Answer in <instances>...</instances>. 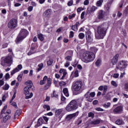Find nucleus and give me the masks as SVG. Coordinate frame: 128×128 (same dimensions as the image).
<instances>
[{
    "label": "nucleus",
    "mask_w": 128,
    "mask_h": 128,
    "mask_svg": "<svg viewBox=\"0 0 128 128\" xmlns=\"http://www.w3.org/2000/svg\"><path fill=\"white\" fill-rule=\"evenodd\" d=\"M118 54H117L113 58L111 61L112 64H116L118 62Z\"/></svg>",
    "instance_id": "16"
},
{
    "label": "nucleus",
    "mask_w": 128,
    "mask_h": 128,
    "mask_svg": "<svg viewBox=\"0 0 128 128\" xmlns=\"http://www.w3.org/2000/svg\"><path fill=\"white\" fill-rule=\"evenodd\" d=\"M82 86V82L80 80L75 81L72 85V90L73 92H80Z\"/></svg>",
    "instance_id": "6"
},
{
    "label": "nucleus",
    "mask_w": 128,
    "mask_h": 128,
    "mask_svg": "<svg viewBox=\"0 0 128 128\" xmlns=\"http://www.w3.org/2000/svg\"><path fill=\"white\" fill-rule=\"evenodd\" d=\"M96 110L98 112H104V109L100 108H96Z\"/></svg>",
    "instance_id": "55"
},
{
    "label": "nucleus",
    "mask_w": 128,
    "mask_h": 128,
    "mask_svg": "<svg viewBox=\"0 0 128 128\" xmlns=\"http://www.w3.org/2000/svg\"><path fill=\"white\" fill-rule=\"evenodd\" d=\"M95 58L96 55H94V54L90 52H86L83 54L82 58V60L84 62L88 64V62H92L94 60Z\"/></svg>",
    "instance_id": "4"
},
{
    "label": "nucleus",
    "mask_w": 128,
    "mask_h": 128,
    "mask_svg": "<svg viewBox=\"0 0 128 128\" xmlns=\"http://www.w3.org/2000/svg\"><path fill=\"white\" fill-rule=\"evenodd\" d=\"M20 114H22V110L19 109L17 110L14 114V118H18V116H20Z\"/></svg>",
    "instance_id": "22"
},
{
    "label": "nucleus",
    "mask_w": 128,
    "mask_h": 128,
    "mask_svg": "<svg viewBox=\"0 0 128 128\" xmlns=\"http://www.w3.org/2000/svg\"><path fill=\"white\" fill-rule=\"evenodd\" d=\"M11 64H12V57L8 56L6 58H2L1 60V65L2 66H6V65L8 66H10Z\"/></svg>",
    "instance_id": "7"
},
{
    "label": "nucleus",
    "mask_w": 128,
    "mask_h": 128,
    "mask_svg": "<svg viewBox=\"0 0 128 128\" xmlns=\"http://www.w3.org/2000/svg\"><path fill=\"white\" fill-rule=\"evenodd\" d=\"M43 120H45L46 122H48V117L46 116H43Z\"/></svg>",
    "instance_id": "62"
},
{
    "label": "nucleus",
    "mask_w": 128,
    "mask_h": 128,
    "mask_svg": "<svg viewBox=\"0 0 128 128\" xmlns=\"http://www.w3.org/2000/svg\"><path fill=\"white\" fill-rule=\"evenodd\" d=\"M74 16H76V14H72L71 15H70L68 16V18H69V20H72V18H74Z\"/></svg>",
    "instance_id": "52"
},
{
    "label": "nucleus",
    "mask_w": 128,
    "mask_h": 128,
    "mask_svg": "<svg viewBox=\"0 0 128 128\" xmlns=\"http://www.w3.org/2000/svg\"><path fill=\"white\" fill-rule=\"evenodd\" d=\"M78 38L80 40H82V38H84V34L80 33L79 34H78Z\"/></svg>",
    "instance_id": "40"
},
{
    "label": "nucleus",
    "mask_w": 128,
    "mask_h": 128,
    "mask_svg": "<svg viewBox=\"0 0 128 128\" xmlns=\"http://www.w3.org/2000/svg\"><path fill=\"white\" fill-rule=\"evenodd\" d=\"M4 76L6 80H8L10 78V74L6 73Z\"/></svg>",
    "instance_id": "57"
},
{
    "label": "nucleus",
    "mask_w": 128,
    "mask_h": 128,
    "mask_svg": "<svg viewBox=\"0 0 128 128\" xmlns=\"http://www.w3.org/2000/svg\"><path fill=\"white\" fill-rule=\"evenodd\" d=\"M116 124H118L120 126V124H124V121L122 119H118L116 122Z\"/></svg>",
    "instance_id": "29"
},
{
    "label": "nucleus",
    "mask_w": 128,
    "mask_h": 128,
    "mask_svg": "<svg viewBox=\"0 0 128 128\" xmlns=\"http://www.w3.org/2000/svg\"><path fill=\"white\" fill-rule=\"evenodd\" d=\"M3 117V122H6L8 120V118H10V116L8 115H6V114H2Z\"/></svg>",
    "instance_id": "27"
},
{
    "label": "nucleus",
    "mask_w": 128,
    "mask_h": 128,
    "mask_svg": "<svg viewBox=\"0 0 128 128\" xmlns=\"http://www.w3.org/2000/svg\"><path fill=\"white\" fill-rule=\"evenodd\" d=\"M22 74H20V75L18 76L17 78L18 82H20L22 80Z\"/></svg>",
    "instance_id": "47"
},
{
    "label": "nucleus",
    "mask_w": 128,
    "mask_h": 128,
    "mask_svg": "<svg viewBox=\"0 0 128 128\" xmlns=\"http://www.w3.org/2000/svg\"><path fill=\"white\" fill-rule=\"evenodd\" d=\"M38 38L40 40H44V36H42V34H38Z\"/></svg>",
    "instance_id": "43"
},
{
    "label": "nucleus",
    "mask_w": 128,
    "mask_h": 128,
    "mask_svg": "<svg viewBox=\"0 0 128 128\" xmlns=\"http://www.w3.org/2000/svg\"><path fill=\"white\" fill-rule=\"evenodd\" d=\"M60 74H61L63 75V76L61 78V80H64V76H66V74H68V72H66V70L62 68L60 70Z\"/></svg>",
    "instance_id": "17"
},
{
    "label": "nucleus",
    "mask_w": 128,
    "mask_h": 128,
    "mask_svg": "<svg viewBox=\"0 0 128 128\" xmlns=\"http://www.w3.org/2000/svg\"><path fill=\"white\" fill-rule=\"evenodd\" d=\"M34 54V50L31 49L30 51L28 53V56H31V54Z\"/></svg>",
    "instance_id": "50"
},
{
    "label": "nucleus",
    "mask_w": 128,
    "mask_h": 128,
    "mask_svg": "<svg viewBox=\"0 0 128 128\" xmlns=\"http://www.w3.org/2000/svg\"><path fill=\"white\" fill-rule=\"evenodd\" d=\"M59 84L60 86H64L66 84V83L64 81H62L60 82Z\"/></svg>",
    "instance_id": "41"
},
{
    "label": "nucleus",
    "mask_w": 128,
    "mask_h": 128,
    "mask_svg": "<svg viewBox=\"0 0 128 128\" xmlns=\"http://www.w3.org/2000/svg\"><path fill=\"white\" fill-rule=\"evenodd\" d=\"M63 92L66 96H70V94H68V88H64L63 89Z\"/></svg>",
    "instance_id": "25"
},
{
    "label": "nucleus",
    "mask_w": 128,
    "mask_h": 128,
    "mask_svg": "<svg viewBox=\"0 0 128 128\" xmlns=\"http://www.w3.org/2000/svg\"><path fill=\"white\" fill-rule=\"evenodd\" d=\"M88 4H90L89 0H85L84 2V6H88Z\"/></svg>",
    "instance_id": "51"
},
{
    "label": "nucleus",
    "mask_w": 128,
    "mask_h": 128,
    "mask_svg": "<svg viewBox=\"0 0 128 128\" xmlns=\"http://www.w3.org/2000/svg\"><path fill=\"white\" fill-rule=\"evenodd\" d=\"M108 28V24L106 23L98 26L97 29V32L95 34L96 38H98V40L104 38L106 34Z\"/></svg>",
    "instance_id": "1"
},
{
    "label": "nucleus",
    "mask_w": 128,
    "mask_h": 128,
    "mask_svg": "<svg viewBox=\"0 0 128 128\" xmlns=\"http://www.w3.org/2000/svg\"><path fill=\"white\" fill-rule=\"evenodd\" d=\"M50 84H52V79L50 78H48V83L44 86V90H48L50 86Z\"/></svg>",
    "instance_id": "18"
},
{
    "label": "nucleus",
    "mask_w": 128,
    "mask_h": 128,
    "mask_svg": "<svg viewBox=\"0 0 128 128\" xmlns=\"http://www.w3.org/2000/svg\"><path fill=\"white\" fill-rule=\"evenodd\" d=\"M96 96V93L94 92H87L85 95L84 97L86 98L87 102H92V98Z\"/></svg>",
    "instance_id": "8"
},
{
    "label": "nucleus",
    "mask_w": 128,
    "mask_h": 128,
    "mask_svg": "<svg viewBox=\"0 0 128 128\" xmlns=\"http://www.w3.org/2000/svg\"><path fill=\"white\" fill-rule=\"evenodd\" d=\"M128 66V61L126 60H122L120 62L119 65L118 66H116L117 70H122V68H126Z\"/></svg>",
    "instance_id": "11"
},
{
    "label": "nucleus",
    "mask_w": 128,
    "mask_h": 128,
    "mask_svg": "<svg viewBox=\"0 0 128 128\" xmlns=\"http://www.w3.org/2000/svg\"><path fill=\"white\" fill-rule=\"evenodd\" d=\"M104 93L106 94V90H108V86H103Z\"/></svg>",
    "instance_id": "49"
},
{
    "label": "nucleus",
    "mask_w": 128,
    "mask_h": 128,
    "mask_svg": "<svg viewBox=\"0 0 128 128\" xmlns=\"http://www.w3.org/2000/svg\"><path fill=\"white\" fill-rule=\"evenodd\" d=\"M38 68H36V70L38 72H40V70H42V68H44V64L41 63L39 64H38Z\"/></svg>",
    "instance_id": "26"
},
{
    "label": "nucleus",
    "mask_w": 128,
    "mask_h": 128,
    "mask_svg": "<svg viewBox=\"0 0 128 128\" xmlns=\"http://www.w3.org/2000/svg\"><path fill=\"white\" fill-rule=\"evenodd\" d=\"M74 78H78V70H76L74 74Z\"/></svg>",
    "instance_id": "42"
},
{
    "label": "nucleus",
    "mask_w": 128,
    "mask_h": 128,
    "mask_svg": "<svg viewBox=\"0 0 128 128\" xmlns=\"http://www.w3.org/2000/svg\"><path fill=\"white\" fill-rule=\"evenodd\" d=\"M72 4H74V1L72 0L68 2V6H72Z\"/></svg>",
    "instance_id": "54"
},
{
    "label": "nucleus",
    "mask_w": 128,
    "mask_h": 128,
    "mask_svg": "<svg viewBox=\"0 0 128 128\" xmlns=\"http://www.w3.org/2000/svg\"><path fill=\"white\" fill-rule=\"evenodd\" d=\"M124 76H126V72H124L122 73H120V78H124Z\"/></svg>",
    "instance_id": "53"
},
{
    "label": "nucleus",
    "mask_w": 128,
    "mask_h": 128,
    "mask_svg": "<svg viewBox=\"0 0 128 128\" xmlns=\"http://www.w3.org/2000/svg\"><path fill=\"white\" fill-rule=\"evenodd\" d=\"M74 32L70 31V38H74Z\"/></svg>",
    "instance_id": "59"
},
{
    "label": "nucleus",
    "mask_w": 128,
    "mask_h": 128,
    "mask_svg": "<svg viewBox=\"0 0 128 128\" xmlns=\"http://www.w3.org/2000/svg\"><path fill=\"white\" fill-rule=\"evenodd\" d=\"M44 18H50V10H48L46 11H45V12L44 13Z\"/></svg>",
    "instance_id": "20"
},
{
    "label": "nucleus",
    "mask_w": 128,
    "mask_h": 128,
    "mask_svg": "<svg viewBox=\"0 0 128 128\" xmlns=\"http://www.w3.org/2000/svg\"><path fill=\"white\" fill-rule=\"evenodd\" d=\"M78 115V112H76L75 113L70 114L67 115V116L66 118V120H72V118H74V116H76Z\"/></svg>",
    "instance_id": "14"
},
{
    "label": "nucleus",
    "mask_w": 128,
    "mask_h": 128,
    "mask_svg": "<svg viewBox=\"0 0 128 128\" xmlns=\"http://www.w3.org/2000/svg\"><path fill=\"white\" fill-rule=\"evenodd\" d=\"M43 108L45 110H50V106H48V105L44 104L43 106Z\"/></svg>",
    "instance_id": "38"
},
{
    "label": "nucleus",
    "mask_w": 128,
    "mask_h": 128,
    "mask_svg": "<svg viewBox=\"0 0 128 128\" xmlns=\"http://www.w3.org/2000/svg\"><path fill=\"white\" fill-rule=\"evenodd\" d=\"M4 84V80H0V88H2Z\"/></svg>",
    "instance_id": "48"
},
{
    "label": "nucleus",
    "mask_w": 128,
    "mask_h": 128,
    "mask_svg": "<svg viewBox=\"0 0 128 128\" xmlns=\"http://www.w3.org/2000/svg\"><path fill=\"white\" fill-rule=\"evenodd\" d=\"M8 108V106L6 105L4 108L2 112V114H3V116H4L6 114V110Z\"/></svg>",
    "instance_id": "36"
},
{
    "label": "nucleus",
    "mask_w": 128,
    "mask_h": 128,
    "mask_svg": "<svg viewBox=\"0 0 128 128\" xmlns=\"http://www.w3.org/2000/svg\"><path fill=\"white\" fill-rule=\"evenodd\" d=\"M70 62H66L64 64L65 68H68V66H70Z\"/></svg>",
    "instance_id": "60"
},
{
    "label": "nucleus",
    "mask_w": 128,
    "mask_h": 128,
    "mask_svg": "<svg viewBox=\"0 0 128 128\" xmlns=\"http://www.w3.org/2000/svg\"><path fill=\"white\" fill-rule=\"evenodd\" d=\"M122 110H124V107L120 106L115 108L113 112L115 114H122Z\"/></svg>",
    "instance_id": "15"
},
{
    "label": "nucleus",
    "mask_w": 128,
    "mask_h": 128,
    "mask_svg": "<svg viewBox=\"0 0 128 128\" xmlns=\"http://www.w3.org/2000/svg\"><path fill=\"white\" fill-rule=\"evenodd\" d=\"M104 18V13L102 10H100L98 13V20H102Z\"/></svg>",
    "instance_id": "19"
},
{
    "label": "nucleus",
    "mask_w": 128,
    "mask_h": 128,
    "mask_svg": "<svg viewBox=\"0 0 128 128\" xmlns=\"http://www.w3.org/2000/svg\"><path fill=\"white\" fill-rule=\"evenodd\" d=\"M96 52H98V49L96 47H92L90 48V52H92V54H96Z\"/></svg>",
    "instance_id": "24"
},
{
    "label": "nucleus",
    "mask_w": 128,
    "mask_h": 128,
    "mask_svg": "<svg viewBox=\"0 0 128 128\" xmlns=\"http://www.w3.org/2000/svg\"><path fill=\"white\" fill-rule=\"evenodd\" d=\"M86 40L88 42H92V34L90 32H86Z\"/></svg>",
    "instance_id": "13"
},
{
    "label": "nucleus",
    "mask_w": 128,
    "mask_h": 128,
    "mask_svg": "<svg viewBox=\"0 0 128 128\" xmlns=\"http://www.w3.org/2000/svg\"><path fill=\"white\" fill-rule=\"evenodd\" d=\"M72 30H75L76 32V30H78V26H76L74 25L72 27Z\"/></svg>",
    "instance_id": "46"
},
{
    "label": "nucleus",
    "mask_w": 128,
    "mask_h": 128,
    "mask_svg": "<svg viewBox=\"0 0 128 128\" xmlns=\"http://www.w3.org/2000/svg\"><path fill=\"white\" fill-rule=\"evenodd\" d=\"M111 84L114 86H115L116 88L118 86V84H116V82L114 80L111 82Z\"/></svg>",
    "instance_id": "44"
},
{
    "label": "nucleus",
    "mask_w": 128,
    "mask_h": 128,
    "mask_svg": "<svg viewBox=\"0 0 128 128\" xmlns=\"http://www.w3.org/2000/svg\"><path fill=\"white\" fill-rule=\"evenodd\" d=\"M86 12H83L81 14V18L82 20L84 18V14Z\"/></svg>",
    "instance_id": "63"
},
{
    "label": "nucleus",
    "mask_w": 128,
    "mask_h": 128,
    "mask_svg": "<svg viewBox=\"0 0 128 128\" xmlns=\"http://www.w3.org/2000/svg\"><path fill=\"white\" fill-rule=\"evenodd\" d=\"M2 88L4 90H8L10 88V85L6 84L2 87Z\"/></svg>",
    "instance_id": "32"
},
{
    "label": "nucleus",
    "mask_w": 128,
    "mask_h": 128,
    "mask_svg": "<svg viewBox=\"0 0 128 128\" xmlns=\"http://www.w3.org/2000/svg\"><path fill=\"white\" fill-rule=\"evenodd\" d=\"M88 118H94V114L92 112H90L88 113Z\"/></svg>",
    "instance_id": "37"
},
{
    "label": "nucleus",
    "mask_w": 128,
    "mask_h": 128,
    "mask_svg": "<svg viewBox=\"0 0 128 128\" xmlns=\"http://www.w3.org/2000/svg\"><path fill=\"white\" fill-rule=\"evenodd\" d=\"M110 102H108L107 103L103 104L104 108H110Z\"/></svg>",
    "instance_id": "31"
},
{
    "label": "nucleus",
    "mask_w": 128,
    "mask_h": 128,
    "mask_svg": "<svg viewBox=\"0 0 128 128\" xmlns=\"http://www.w3.org/2000/svg\"><path fill=\"white\" fill-rule=\"evenodd\" d=\"M18 25V20L16 19H12L10 20L8 24V28H14Z\"/></svg>",
    "instance_id": "10"
},
{
    "label": "nucleus",
    "mask_w": 128,
    "mask_h": 128,
    "mask_svg": "<svg viewBox=\"0 0 128 128\" xmlns=\"http://www.w3.org/2000/svg\"><path fill=\"white\" fill-rule=\"evenodd\" d=\"M22 70V65L19 64L16 66V68H15L14 70L11 71L10 74L12 76H14V74L18 72H20V70Z\"/></svg>",
    "instance_id": "12"
},
{
    "label": "nucleus",
    "mask_w": 128,
    "mask_h": 128,
    "mask_svg": "<svg viewBox=\"0 0 128 128\" xmlns=\"http://www.w3.org/2000/svg\"><path fill=\"white\" fill-rule=\"evenodd\" d=\"M25 84L27 86L24 88V94H25L26 100L32 98L34 96V94L32 92H30L32 88V82L31 80H28L25 82Z\"/></svg>",
    "instance_id": "3"
},
{
    "label": "nucleus",
    "mask_w": 128,
    "mask_h": 128,
    "mask_svg": "<svg viewBox=\"0 0 128 128\" xmlns=\"http://www.w3.org/2000/svg\"><path fill=\"white\" fill-rule=\"evenodd\" d=\"M96 10H98V7H96V6H92L90 8V12H95Z\"/></svg>",
    "instance_id": "39"
},
{
    "label": "nucleus",
    "mask_w": 128,
    "mask_h": 128,
    "mask_svg": "<svg viewBox=\"0 0 128 128\" xmlns=\"http://www.w3.org/2000/svg\"><path fill=\"white\" fill-rule=\"evenodd\" d=\"M6 114H6L7 116H8V114H10V110H6V112H5Z\"/></svg>",
    "instance_id": "64"
},
{
    "label": "nucleus",
    "mask_w": 128,
    "mask_h": 128,
    "mask_svg": "<svg viewBox=\"0 0 128 128\" xmlns=\"http://www.w3.org/2000/svg\"><path fill=\"white\" fill-rule=\"evenodd\" d=\"M52 98H58V96L56 94V92H54L53 94L51 95Z\"/></svg>",
    "instance_id": "56"
},
{
    "label": "nucleus",
    "mask_w": 128,
    "mask_h": 128,
    "mask_svg": "<svg viewBox=\"0 0 128 128\" xmlns=\"http://www.w3.org/2000/svg\"><path fill=\"white\" fill-rule=\"evenodd\" d=\"M55 115L56 118H58L59 120H60L64 116V110L62 108L56 110Z\"/></svg>",
    "instance_id": "9"
},
{
    "label": "nucleus",
    "mask_w": 128,
    "mask_h": 128,
    "mask_svg": "<svg viewBox=\"0 0 128 128\" xmlns=\"http://www.w3.org/2000/svg\"><path fill=\"white\" fill-rule=\"evenodd\" d=\"M48 76H44V78H43V80H41L40 81V84L41 85L44 84L46 82V81H48Z\"/></svg>",
    "instance_id": "21"
},
{
    "label": "nucleus",
    "mask_w": 128,
    "mask_h": 128,
    "mask_svg": "<svg viewBox=\"0 0 128 128\" xmlns=\"http://www.w3.org/2000/svg\"><path fill=\"white\" fill-rule=\"evenodd\" d=\"M54 114H52V112H49L46 114H45V116H52Z\"/></svg>",
    "instance_id": "58"
},
{
    "label": "nucleus",
    "mask_w": 128,
    "mask_h": 128,
    "mask_svg": "<svg viewBox=\"0 0 128 128\" xmlns=\"http://www.w3.org/2000/svg\"><path fill=\"white\" fill-rule=\"evenodd\" d=\"M82 99H79L77 101H76V100H73L68 104L66 107L65 110L67 112L74 110H76L78 108V104L79 106H82Z\"/></svg>",
    "instance_id": "2"
},
{
    "label": "nucleus",
    "mask_w": 128,
    "mask_h": 128,
    "mask_svg": "<svg viewBox=\"0 0 128 128\" xmlns=\"http://www.w3.org/2000/svg\"><path fill=\"white\" fill-rule=\"evenodd\" d=\"M102 122V120L100 119H97L96 120H93L91 122V124H100V122Z\"/></svg>",
    "instance_id": "23"
},
{
    "label": "nucleus",
    "mask_w": 128,
    "mask_h": 128,
    "mask_svg": "<svg viewBox=\"0 0 128 128\" xmlns=\"http://www.w3.org/2000/svg\"><path fill=\"white\" fill-rule=\"evenodd\" d=\"M102 2H104V0H99L96 3V6L100 8L102 6Z\"/></svg>",
    "instance_id": "28"
},
{
    "label": "nucleus",
    "mask_w": 128,
    "mask_h": 128,
    "mask_svg": "<svg viewBox=\"0 0 128 128\" xmlns=\"http://www.w3.org/2000/svg\"><path fill=\"white\" fill-rule=\"evenodd\" d=\"M65 59L67 62H70L72 58L71 56H67Z\"/></svg>",
    "instance_id": "45"
},
{
    "label": "nucleus",
    "mask_w": 128,
    "mask_h": 128,
    "mask_svg": "<svg viewBox=\"0 0 128 128\" xmlns=\"http://www.w3.org/2000/svg\"><path fill=\"white\" fill-rule=\"evenodd\" d=\"M120 74H114L113 76L114 78H118Z\"/></svg>",
    "instance_id": "61"
},
{
    "label": "nucleus",
    "mask_w": 128,
    "mask_h": 128,
    "mask_svg": "<svg viewBox=\"0 0 128 128\" xmlns=\"http://www.w3.org/2000/svg\"><path fill=\"white\" fill-rule=\"evenodd\" d=\"M16 90L14 89V94L13 96L12 97V98L11 99V100H10V102L12 103V102L14 100V98H16Z\"/></svg>",
    "instance_id": "30"
},
{
    "label": "nucleus",
    "mask_w": 128,
    "mask_h": 128,
    "mask_svg": "<svg viewBox=\"0 0 128 128\" xmlns=\"http://www.w3.org/2000/svg\"><path fill=\"white\" fill-rule=\"evenodd\" d=\"M42 124V118H40L38 120V122L37 124L38 126H40Z\"/></svg>",
    "instance_id": "33"
},
{
    "label": "nucleus",
    "mask_w": 128,
    "mask_h": 128,
    "mask_svg": "<svg viewBox=\"0 0 128 128\" xmlns=\"http://www.w3.org/2000/svg\"><path fill=\"white\" fill-rule=\"evenodd\" d=\"M53 62L54 61L52 60V58H50L48 60L47 62V64L48 66H52Z\"/></svg>",
    "instance_id": "35"
},
{
    "label": "nucleus",
    "mask_w": 128,
    "mask_h": 128,
    "mask_svg": "<svg viewBox=\"0 0 128 128\" xmlns=\"http://www.w3.org/2000/svg\"><path fill=\"white\" fill-rule=\"evenodd\" d=\"M28 34V32L26 29H22L20 32L16 40V44H20V42H22L24 38H26Z\"/></svg>",
    "instance_id": "5"
},
{
    "label": "nucleus",
    "mask_w": 128,
    "mask_h": 128,
    "mask_svg": "<svg viewBox=\"0 0 128 128\" xmlns=\"http://www.w3.org/2000/svg\"><path fill=\"white\" fill-rule=\"evenodd\" d=\"M96 66H100L102 64V60L100 59H98L96 62Z\"/></svg>",
    "instance_id": "34"
}]
</instances>
